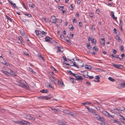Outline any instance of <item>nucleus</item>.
<instances>
[{"mask_svg":"<svg viewBox=\"0 0 125 125\" xmlns=\"http://www.w3.org/2000/svg\"><path fill=\"white\" fill-rule=\"evenodd\" d=\"M86 83L87 85H91V83L89 82H86Z\"/></svg>","mask_w":125,"mask_h":125,"instance_id":"nucleus-63","label":"nucleus"},{"mask_svg":"<svg viewBox=\"0 0 125 125\" xmlns=\"http://www.w3.org/2000/svg\"><path fill=\"white\" fill-rule=\"evenodd\" d=\"M125 108L124 107L122 106V107H121L119 109L120 111H123L125 110Z\"/></svg>","mask_w":125,"mask_h":125,"instance_id":"nucleus-42","label":"nucleus"},{"mask_svg":"<svg viewBox=\"0 0 125 125\" xmlns=\"http://www.w3.org/2000/svg\"><path fill=\"white\" fill-rule=\"evenodd\" d=\"M85 107H86V108H87V109L88 111L89 112H90V111L91 110V109L89 108L87 106H85Z\"/></svg>","mask_w":125,"mask_h":125,"instance_id":"nucleus-56","label":"nucleus"},{"mask_svg":"<svg viewBox=\"0 0 125 125\" xmlns=\"http://www.w3.org/2000/svg\"><path fill=\"white\" fill-rule=\"evenodd\" d=\"M1 71L4 74L7 76H10V73L7 71H5L4 70H1Z\"/></svg>","mask_w":125,"mask_h":125,"instance_id":"nucleus-15","label":"nucleus"},{"mask_svg":"<svg viewBox=\"0 0 125 125\" xmlns=\"http://www.w3.org/2000/svg\"><path fill=\"white\" fill-rule=\"evenodd\" d=\"M40 92L43 93H46L47 92V89L44 90L43 89L40 91Z\"/></svg>","mask_w":125,"mask_h":125,"instance_id":"nucleus-28","label":"nucleus"},{"mask_svg":"<svg viewBox=\"0 0 125 125\" xmlns=\"http://www.w3.org/2000/svg\"><path fill=\"white\" fill-rule=\"evenodd\" d=\"M111 13V16L112 15H114V12L112 11H111L110 12Z\"/></svg>","mask_w":125,"mask_h":125,"instance_id":"nucleus-60","label":"nucleus"},{"mask_svg":"<svg viewBox=\"0 0 125 125\" xmlns=\"http://www.w3.org/2000/svg\"><path fill=\"white\" fill-rule=\"evenodd\" d=\"M92 30V31L94 30V31L95 29V27L93 25H92V26L91 27Z\"/></svg>","mask_w":125,"mask_h":125,"instance_id":"nucleus-54","label":"nucleus"},{"mask_svg":"<svg viewBox=\"0 0 125 125\" xmlns=\"http://www.w3.org/2000/svg\"><path fill=\"white\" fill-rule=\"evenodd\" d=\"M51 110L55 112H57L58 111L57 109H55L54 108H52L51 107H49Z\"/></svg>","mask_w":125,"mask_h":125,"instance_id":"nucleus-26","label":"nucleus"},{"mask_svg":"<svg viewBox=\"0 0 125 125\" xmlns=\"http://www.w3.org/2000/svg\"><path fill=\"white\" fill-rule=\"evenodd\" d=\"M81 0H77V2L78 4H79L81 2Z\"/></svg>","mask_w":125,"mask_h":125,"instance_id":"nucleus-59","label":"nucleus"},{"mask_svg":"<svg viewBox=\"0 0 125 125\" xmlns=\"http://www.w3.org/2000/svg\"><path fill=\"white\" fill-rule=\"evenodd\" d=\"M57 83L58 85H61L63 87L64 86V85L63 84V81L61 79L58 80L57 82Z\"/></svg>","mask_w":125,"mask_h":125,"instance_id":"nucleus-13","label":"nucleus"},{"mask_svg":"<svg viewBox=\"0 0 125 125\" xmlns=\"http://www.w3.org/2000/svg\"><path fill=\"white\" fill-rule=\"evenodd\" d=\"M75 6L73 4H71V10H73L75 8Z\"/></svg>","mask_w":125,"mask_h":125,"instance_id":"nucleus-36","label":"nucleus"},{"mask_svg":"<svg viewBox=\"0 0 125 125\" xmlns=\"http://www.w3.org/2000/svg\"><path fill=\"white\" fill-rule=\"evenodd\" d=\"M28 70L33 73H36L35 72L33 71V70L30 67L28 68Z\"/></svg>","mask_w":125,"mask_h":125,"instance_id":"nucleus-20","label":"nucleus"},{"mask_svg":"<svg viewBox=\"0 0 125 125\" xmlns=\"http://www.w3.org/2000/svg\"><path fill=\"white\" fill-rule=\"evenodd\" d=\"M9 2L10 3V4L11 5H12L14 7H16L17 6L16 5V4L15 3H13L10 0H9Z\"/></svg>","mask_w":125,"mask_h":125,"instance_id":"nucleus-21","label":"nucleus"},{"mask_svg":"<svg viewBox=\"0 0 125 125\" xmlns=\"http://www.w3.org/2000/svg\"><path fill=\"white\" fill-rule=\"evenodd\" d=\"M75 61H71V66H73L76 67V63L74 62Z\"/></svg>","mask_w":125,"mask_h":125,"instance_id":"nucleus-16","label":"nucleus"},{"mask_svg":"<svg viewBox=\"0 0 125 125\" xmlns=\"http://www.w3.org/2000/svg\"><path fill=\"white\" fill-rule=\"evenodd\" d=\"M77 64H76V67L78 68H79L83 67L84 66V64L82 61H78Z\"/></svg>","mask_w":125,"mask_h":125,"instance_id":"nucleus-5","label":"nucleus"},{"mask_svg":"<svg viewBox=\"0 0 125 125\" xmlns=\"http://www.w3.org/2000/svg\"><path fill=\"white\" fill-rule=\"evenodd\" d=\"M91 42L92 43H93L94 44H95L96 43V41L95 40H94V39H93L92 40H91Z\"/></svg>","mask_w":125,"mask_h":125,"instance_id":"nucleus-47","label":"nucleus"},{"mask_svg":"<svg viewBox=\"0 0 125 125\" xmlns=\"http://www.w3.org/2000/svg\"><path fill=\"white\" fill-rule=\"evenodd\" d=\"M108 79L109 80L112 82H114L115 81V80L111 77H108Z\"/></svg>","mask_w":125,"mask_h":125,"instance_id":"nucleus-29","label":"nucleus"},{"mask_svg":"<svg viewBox=\"0 0 125 125\" xmlns=\"http://www.w3.org/2000/svg\"><path fill=\"white\" fill-rule=\"evenodd\" d=\"M85 68L86 69H90L92 68V67L91 65H86L85 66Z\"/></svg>","mask_w":125,"mask_h":125,"instance_id":"nucleus-18","label":"nucleus"},{"mask_svg":"<svg viewBox=\"0 0 125 125\" xmlns=\"http://www.w3.org/2000/svg\"><path fill=\"white\" fill-rule=\"evenodd\" d=\"M121 88H124L125 87V82H123L121 83L120 84V87Z\"/></svg>","mask_w":125,"mask_h":125,"instance_id":"nucleus-23","label":"nucleus"},{"mask_svg":"<svg viewBox=\"0 0 125 125\" xmlns=\"http://www.w3.org/2000/svg\"><path fill=\"white\" fill-rule=\"evenodd\" d=\"M65 40L67 42H69V43L70 42V38L69 37H68L67 36V37H66L65 38Z\"/></svg>","mask_w":125,"mask_h":125,"instance_id":"nucleus-24","label":"nucleus"},{"mask_svg":"<svg viewBox=\"0 0 125 125\" xmlns=\"http://www.w3.org/2000/svg\"><path fill=\"white\" fill-rule=\"evenodd\" d=\"M21 121L22 122L21 124V125H23L24 124L29 125L30 124V123L29 122L26 121L25 120H22Z\"/></svg>","mask_w":125,"mask_h":125,"instance_id":"nucleus-12","label":"nucleus"},{"mask_svg":"<svg viewBox=\"0 0 125 125\" xmlns=\"http://www.w3.org/2000/svg\"><path fill=\"white\" fill-rule=\"evenodd\" d=\"M112 64L113 65V67H114L118 68L119 69H123L124 67V66L121 64H117L112 63Z\"/></svg>","mask_w":125,"mask_h":125,"instance_id":"nucleus-6","label":"nucleus"},{"mask_svg":"<svg viewBox=\"0 0 125 125\" xmlns=\"http://www.w3.org/2000/svg\"><path fill=\"white\" fill-rule=\"evenodd\" d=\"M75 79L76 80H79L82 81L83 80V78L82 76H80L78 75L77 74L76 75V76L75 78Z\"/></svg>","mask_w":125,"mask_h":125,"instance_id":"nucleus-14","label":"nucleus"},{"mask_svg":"<svg viewBox=\"0 0 125 125\" xmlns=\"http://www.w3.org/2000/svg\"><path fill=\"white\" fill-rule=\"evenodd\" d=\"M102 113L103 114L106 116L108 112L105 111H102Z\"/></svg>","mask_w":125,"mask_h":125,"instance_id":"nucleus-32","label":"nucleus"},{"mask_svg":"<svg viewBox=\"0 0 125 125\" xmlns=\"http://www.w3.org/2000/svg\"><path fill=\"white\" fill-rule=\"evenodd\" d=\"M76 15H75V16H76L77 17V18H78L79 17V13H78V12H77V13H76Z\"/></svg>","mask_w":125,"mask_h":125,"instance_id":"nucleus-58","label":"nucleus"},{"mask_svg":"<svg viewBox=\"0 0 125 125\" xmlns=\"http://www.w3.org/2000/svg\"><path fill=\"white\" fill-rule=\"evenodd\" d=\"M94 117L95 118L96 120L98 118V117L99 116V115L97 114L96 113L95 114V115H93Z\"/></svg>","mask_w":125,"mask_h":125,"instance_id":"nucleus-30","label":"nucleus"},{"mask_svg":"<svg viewBox=\"0 0 125 125\" xmlns=\"http://www.w3.org/2000/svg\"><path fill=\"white\" fill-rule=\"evenodd\" d=\"M63 6H59L58 7V8L60 10H62L63 9Z\"/></svg>","mask_w":125,"mask_h":125,"instance_id":"nucleus-51","label":"nucleus"},{"mask_svg":"<svg viewBox=\"0 0 125 125\" xmlns=\"http://www.w3.org/2000/svg\"><path fill=\"white\" fill-rule=\"evenodd\" d=\"M24 14L25 15L28 16L29 18L31 17V15L29 13H25Z\"/></svg>","mask_w":125,"mask_h":125,"instance_id":"nucleus-31","label":"nucleus"},{"mask_svg":"<svg viewBox=\"0 0 125 125\" xmlns=\"http://www.w3.org/2000/svg\"><path fill=\"white\" fill-rule=\"evenodd\" d=\"M50 80L52 82H53L55 80L54 79L53 77H51L50 78Z\"/></svg>","mask_w":125,"mask_h":125,"instance_id":"nucleus-57","label":"nucleus"},{"mask_svg":"<svg viewBox=\"0 0 125 125\" xmlns=\"http://www.w3.org/2000/svg\"><path fill=\"white\" fill-rule=\"evenodd\" d=\"M113 50L114 51L113 52V53L115 54L116 53V51L115 49H114Z\"/></svg>","mask_w":125,"mask_h":125,"instance_id":"nucleus-64","label":"nucleus"},{"mask_svg":"<svg viewBox=\"0 0 125 125\" xmlns=\"http://www.w3.org/2000/svg\"><path fill=\"white\" fill-rule=\"evenodd\" d=\"M52 97V95H48V96H41L40 97H38V98H41L43 100H48L51 99Z\"/></svg>","mask_w":125,"mask_h":125,"instance_id":"nucleus-4","label":"nucleus"},{"mask_svg":"<svg viewBox=\"0 0 125 125\" xmlns=\"http://www.w3.org/2000/svg\"><path fill=\"white\" fill-rule=\"evenodd\" d=\"M63 59H62V61L64 62H65V61H66V62L67 61V59H66V57H62Z\"/></svg>","mask_w":125,"mask_h":125,"instance_id":"nucleus-34","label":"nucleus"},{"mask_svg":"<svg viewBox=\"0 0 125 125\" xmlns=\"http://www.w3.org/2000/svg\"><path fill=\"white\" fill-rule=\"evenodd\" d=\"M45 41L49 43H56L57 42L53 40L49 36H47L45 38Z\"/></svg>","mask_w":125,"mask_h":125,"instance_id":"nucleus-2","label":"nucleus"},{"mask_svg":"<svg viewBox=\"0 0 125 125\" xmlns=\"http://www.w3.org/2000/svg\"><path fill=\"white\" fill-rule=\"evenodd\" d=\"M101 44L103 46L105 45V41H102V42H100Z\"/></svg>","mask_w":125,"mask_h":125,"instance_id":"nucleus-49","label":"nucleus"},{"mask_svg":"<svg viewBox=\"0 0 125 125\" xmlns=\"http://www.w3.org/2000/svg\"><path fill=\"white\" fill-rule=\"evenodd\" d=\"M100 124H101L102 125H109L108 124L105 123L104 121L101 123H100Z\"/></svg>","mask_w":125,"mask_h":125,"instance_id":"nucleus-38","label":"nucleus"},{"mask_svg":"<svg viewBox=\"0 0 125 125\" xmlns=\"http://www.w3.org/2000/svg\"><path fill=\"white\" fill-rule=\"evenodd\" d=\"M123 24V21L122 20H120V26H122Z\"/></svg>","mask_w":125,"mask_h":125,"instance_id":"nucleus-52","label":"nucleus"},{"mask_svg":"<svg viewBox=\"0 0 125 125\" xmlns=\"http://www.w3.org/2000/svg\"><path fill=\"white\" fill-rule=\"evenodd\" d=\"M93 49L94 51H98V48H95V46H94L93 48Z\"/></svg>","mask_w":125,"mask_h":125,"instance_id":"nucleus-48","label":"nucleus"},{"mask_svg":"<svg viewBox=\"0 0 125 125\" xmlns=\"http://www.w3.org/2000/svg\"><path fill=\"white\" fill-rule=\"evenodd\" d=\"M99 121H100V123H101L102 122H103L104 121H105V120L104 119V117L103 116L101 118L100 120H99Z\"/></svg>","mask_w":125,"mask_h":125,"instance_id":"nucleus-22","label":"nucleus"},{"mask_svg":"<svg viewBox=\"0 0 125 125\" xmlns=\"http://www.w3.org/2000/svg\"><path fill=\"white\" fill-rule=\"evenodd\" d=\"M65 67L67 68H69L70 67V65L68 63H67L65 65Z\"/></svg>","mask_w":125,"mask_h":125,"instance_id":"nucleus-37","label":"nucleus"},{"mask_svg":"<svg viewBox=\"0 0 125 125\" xmlns=\"http://www.w3.org/2000/svg\"><path fill=\"white\" fill-rule=\"evenodd\" d=\"M114 112L115 114L118 115L122 117V115H121L119 112V111H120L119 109H118L116 108H114Z\"/></svg>","mask_w":125,"mask_h":125,"instance_id":"nucleus-9","label":"nucleus"},{"mask_svg":"<svg viewBox=\"0 0 125 125\" xmlns=\"http://www.w3.org/2000/svg\"><path fill=\"white\" fill-rule=\"evenodd\" d=\"M21 86L24 87L26 89H28L29 88V86L25 82V83H21Z\"/></svg>","mask_w":125,"mask_h":125,"instance_id":"nucleus-10","label":"nucleus"},{"mask_svg":"<svg viewBox=\"0 0 125 125\" xmlns=\"http://www.w3.org/2000/svg\"><path fill=\"white\" fill-rule=\"evenodd\" d=\"M64 113H65L66 114H69L70 113V112L68 110H64Z\"/></svg>","mask_w":125,"mask_h":125,"instance_id":"nucleus-39","label":"nucleus"},{"mask_svg":"<svg viewBox=\"0 0 125 125\" xmlns=\"http://www.w3.org/2000/svg\"><path fill=\"white\" fill-rule=\"evenodd\" d=\"M58 122L61 124H62L63 123V121L61 120H59L58 121Z\"/></svg>","mask_w":125,"mask_h":125,"instance_id":"nucleus-61","label":"nucleus"},{"mask_svg":"<svg viewBox=\"0 0 125 125\" xmlns=\"http://www.w3.org/2000/svg\"><path fill=\"white\" fill-rule=\"evenodd\" d=\"M88 72L86 71H84L83 72L82 75L85 77L88 78L89 75H88Z\"/></svg>","mask_w":125,"mask_h":125,"instance_id":"nucleus-11","label":"nucleus"},{"mask_svg":"<svg viewBox=\"0 0 125 125\" xmlns=\"http://www.w3.org/2000/svg\"><path fill=\"white\" fill-rule=\"evenodd\" d=\"M81 104L85 105L86 104H91V103L88 102H86L84 103H82Z\"/></svg>","mask_w":125,"mask_h":125,"instance_id":"nucleus-27","label":"nucleus"},{"mask_svg":"<svg viewBox=\"0 0 125 125\" xmlns=\"http://www.w3.org/2000/svg\"><path fill=\"white\" fill-rule=\"evenodd\" d=\"M121 117L122 118H120L119 119L120 121H121L123 123L124 118V116H122V117Z\"/></svg>","mask_w":125,"mask_h":125,"instance_id":"nucleus-50","label":"nucleus"},{"mask_svg":"<svg viewBox=\"0 0 125 125\" xmlns=\"http://www.w3.org/2000/svg\"><path fill=\"white\" fill-rule=\"evenodd\" d=\"M23 116L25 118H26L29 120L32 119L33 120H34L35 119V118L31 116L30 115L27 114H24L23 115Z\"/></svg>","mask_w":125,"mask_h":125,"instance_id":"nucleus-3","label":"nucleus"},{"mask_svg":"<svg viewBox=\"0 0 125 125\" xmlns=\"http://www.w3.org/2000/svg\"><path fill=\"white\" fill-rule=\"evenodd\" d=\"M10 74L12 76H16V75L15 73L12 70L10 69Z\"/></svg>","mask_w":125,"mask_h":125,"instance_id":"nucleus-17","label":"nucleus"},{"mask_svg":"<svg viewBox=\"0 0 125 125\" xmlns=\"http://www.w3.org/2000/svg\"><path fill=\"white\" fill-rule=\"evenodd\" d=\"M57 20V18H55L54 19H53L52 21V22L53 23H55L56 22V21Z\"/></svg>","mask_w":125,"mask_h":125,"instance_id":"nucleus-45","label":"nucleus"},{"mask_svg":"<svg viewBox=\"0 0 125 125\" xmlns=\"http://www.w3.org/2000/svg\"><path fill=\"white\" fill-rule=\"evenodd\" d=\"M49 74L51 75H53L54 74V73L52 71L49 72Z\"/></svg>","mask_w":125,"mask_h":125,"instance_id":"nucleus-55","label":"nucleus"},{"mask_svg":"<svg viewBox=\"0 0 125 125\" xmlns=\"http://www.w3.org/2000/svg\"><path fill=\"white\" fill-rule=\"evenodd\" d=\"M108 117L110 118H114V117H113V116L110 114L109 113H108L107 115Z\"/></svg>","mask_w":125,"mask_h":125,"instance_id":"nucleus-25","label":"nucleus"},{"mask_svg":"<svg viewBox=\"0 0 125 125\" xmlns=\"http://www.w3.org/2000/svg\"><path fill=\"white\" fill-rule=\"evenodd\" d=\"M110 121L113 123H116L119 125H121L120 122L118 120L115 119L114 118H110Z\"/></svg>","mask_w":125,"mask_h":125,"instance_id":"nucleus-7","label":"nucleus"},{"mask_svg":"<svg viewBox=\"0 0 125 125\" xmlns=\"http://www.w3.org/2000/svg\"><path fill=\"white\" fill-rule=\"evenodd\" d=\"M79 26L80 27H82V24L81 22H79Z\"/></svg>","mask_w":125,"mask_h":125,"instance_id":"nucleus-53","label":"nucleus"},{"mask_svg":"<svg viewBox=\"0 0 125 125\" xmlns=\"http://www.w3.org/2000/svg\"><path fill=\"white\" fill-rule=\"evenodd\" d=\"M120 50L121 51L123 52L124 51V47L123 46H120Z\"/></svg>","mask_w":125,"mask_h":125,"instance_id":"nucleus-46","label":"nucleus"},{"mask_svg":"<svg viewBox=\"0 0 125 125\" xmlns=\"http://www.w3.org/2000/svg\"><path fill=\"white\" fill-rule=\"evenodd\" d=\"M71 61H76L77 60L75 54L73 52H71Z\"/></svg>","mask_w":125,"mask_h":125,"instance_id":"nucleus-8","label":"nucleus"},{"mask_svg":"<svg viewBox=\"0 0 125 125\" xmlns=\"http://www.w3.org/2000/svg\"><path fill=\"white\" fill-rule=\"evenodd\" d=\"M35 32L36 35L39 37H43V36H45L47 34L46 32L43 31H41L38 30H35Z\"/></svg>","mask_w":125,"mask_h":125,"instance_id":"nucleus-1","label":"nucleus"},{"mask_svg":"<svg viewBox=\"0 0 125 125\" xmlns=\"http://www.w3.org/2000/svg\"><path fill=\"white\" fill-rule=\"evenodd\" d=\"M6 18L8 20H10L11 22L12 19L10 18L8 16L6 15Z\"/></svg>","mask_w":125,"mask_h":125,"instance_id":"nucleus-43","label":"nucleus"},{"mask_svg":"<svg viewBox=\"0 0 125 125\" xmlns=\"http://www.w3.org/2000/svg\"><path fill=\"white\" fill-rule=\"evenodd\" d=\"M46 84L48 85H47V87H50V88H52V87L51 85V84L50 83H45V85H46Z\"/></svg>","mask_w":125,"mask_h":125,"instance_id":"nucleus-35","label":"nucleus"},{"mask_svg":"<svg viewBox=\"0 0 125 125\" xmlns=\"http://www.w3.org/2000/svg\"><path fill=\"white\" fill-rule=\"evenodd\" d=\"M94 16V13L92 12L90 14V17L91 18H93Z\"/></svg>","mask_w":125,"mask_h":125,"instance_id":"nucleus-44","label":"nucleus"},{"mask_svg":"<svg viewBox=\"0 0 125 125\" xmlns=\"http://www.w3.org/2000/svg\"><path fill=\"white\" fill-rule=\"evenodd\" d=\"M115 38L119 42L121 41V40L120 39V37L118 35H116L115 36Z\"/></svg>","mask_w":125,"mask_h":125,"instance_id":"nucleus-19","label":"nucleus"},{"mask_svg":"<svg viewBox=\"0 0 125 125\" xmlns=\"http://www.w3.org/2000/svg\"><path fill=\"white\" fill-rule=\"evenodd\" d=\"M95 77V79H96L99 80L100 78L98 76H96Z\"/></svg>","mask_w":125,"mask_h":125,"instance_id":"nucleus-62","label":"nucleus"},{"mask_svg":"<svg viewBox=\"0 0 125 125\" xmlns=\"http://www.w3.org/2000/svg\"><path fill=\"white\" fill-rule=\"evenodd\" d=\"M77 75V74L73 73L71 71V76L72 75L73 76H74L75 78L76 76V75Z\"/></svg>","mask_w":125,"mask_h":125,"instance_id":"nucleus-41","label":"nucleus"},{"mask_svg":"<svg viewBox=\"0 0 125 125\" xmlns=\"http://www.w3.org/2000/svg\"><path fill=\"white\" fill-rule=\"evenodd\" d=\"M21 121H16L15 122L16 123H17L18 124H20L21 125V123H22V122Z\"/></svg>","mask_w":125,"mask_h":125,"instance_id":"nucleus-40","label":"nucleus"},{"mask_svg":"<svg viewBox=\"0 0 125 125\" xmlns=\"http://www.w3.org/2000/svg\"><path fill=\"white\" fill-rule=\"evenodd\" d=\"M61 48L60 47H58L57 48V52H61Z\"/></svg>","mask_w":125,"mask_h":125,"instance_id":"nucleus-33","label":"nucleus"}]
</instances>
